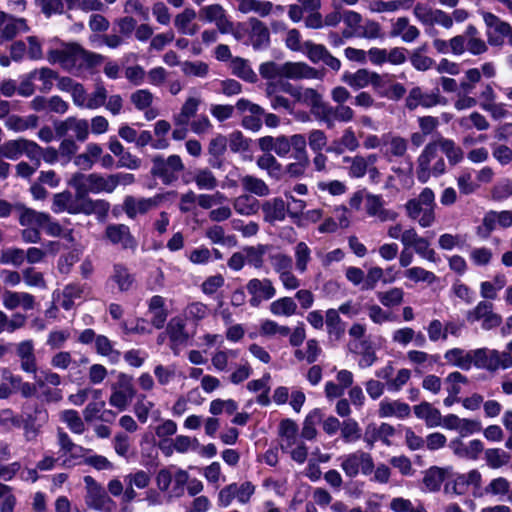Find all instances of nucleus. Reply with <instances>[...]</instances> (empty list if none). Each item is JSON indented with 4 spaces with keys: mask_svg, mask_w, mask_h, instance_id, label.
Instances as JSON below:
<instances>
[{
    "mask_svg": "<svg viewBox=\"0 0 512 512\" xmlns=\"http://www.w3.org/2000/svg\"><path fill=\"white\" fill-rule=\"evenodd\" d=\"M78 56H80L83 59V61L85 62V67L88 70H92L95 67L101 65L105 60V57L103 55L86 50L79 43L77 50V57Z\"/></svg>",
    "mask_w": 512,
    "mask_h": 512,
    "instance_id": "obj_41",
    "label": "nucleus"
},
{
    "mask_svg": "<svg viewBox=\"0 0 512 512\" xmlns=\"http://www.w3.org/2000/svg\"><path fill=\"white\" fill-rule=\"evenodd\" d=\"M79 207L80 201L76 200L75 197L73 199V195L69 190L56 193L53 196L51 210L56 214L66 211L71 215H77L80 214V212H76L75 209Z\"/></svg>",
    "mask_w": 512,
    "mask_h": 512,
    "instance_id": "obj_13",
    "label": "nucleus"
},
{
    "mask_svg": "<svg viewBox=\"0 0 512 512\" xmlns=\"http://www.w3.org/2000/svg\"><path fill=\"white\" fill-rule=\"evenodd\" d=\"M84 192L79 190L78 193H75L76 200L80 201V207L75 211L87 216L95 214L98 220L106 219L110 210V203L105 199L93 200L89 196L86 197Z\"/></svg>",
    "mask_w": 512,
    "mask_h": 512,
    "instance_id": "obj_8",
    "label": "nucleus"
},
{
    "mask_svg": "<svg viewBox=\"0 0 512 512\" xmlns=\"http://www.w3.org/2000/svg\"><path fill=\"white\" fill-rule=\"evenodd\" d=\"M245 191L257 196H266L269 194V188L266 183L257 177L246 175L241 179Z\"/></svg>",
    "mask_w": 512,
    "mask_h": 512,
    "instance_id": "obj_30",
    "label": "nucleus"
},
{
    "mask_svg": "<svg viewBox=\"0 0 512 512\" xmlns=\"http://www.w3.org/2000/svg\"><path fill=\"white\" fill-rule=\"evenodd\" d=\"M304 47L306 49V55L308 59L314 64L319 63L320 61L323 62L328 52V49L325 47V45L316 44L312 41H306L304 43Z\"/></svg>",
    "mask_w": 512,
    "mask_h": 512,
    "instance_id": "obj_43",
    "label": "nucleus"
},
{
    "mask_svg": "<svg viewBox=\"0 0 512 512\" xmlns=\"http://www.w3.org/2000/svg\"><path fill=\"white\" fill-rule=\"evenodd\" d=\"M24 282L28 286L45 288L46 282L41 272H37L32 267H28L23 271Z\"/></svg>",
    "mask_w": 512,
    "mask_h": 512,
    "instance_id": "obj_57",
    "label": "nucleus"
},
{
    "mask_svg": "<svg viewBox=\"0 0 512 512\" xmlns=\"http://www.w3.org/2000/svg\"><path fill=\"white\" fill-rule=\"evenodd\" d=\"M104 236L111 244L120 245L124 250L130 249L135 251L138 247L137 239L126 224H108L105 228Z\"/></svg>",
    "mask_w": 512,
    "mask_h": 512,
    "instance_id": "obj_6",
    "label": "nucleus"
},
{
    "mask_svg": "<svg viewBox=\"0 0 512 512\" xmlns=\"http://www.w3.org/2000/svg\"><path fill=\"white\" fill-rule=\"evenodd\" d=\"M326 328L330 336H334L335 340H339L345 334V323L342 321L338 311L330 308L326 311Z\"/></svg>",
    "mask_w": 512,
    "mask_h": 512,
    "instance_id": "obj_17",
    "label": "nucleus"
},
{
    "mask_svg": "<svg viewBox=\"0 0 512 512\" xmlns=\"http://www.w3.org/2000/svg\"><path fill=\"white\" fill-rule=\"evenodd\" d=\"M305 62H285L281 65L282 77L286 79H303Z\"/></svg>",
    "mask_w": 512,
    "mask_h": 512,
    "instance_id": "obj_45",
    "label": "nucleus"
},
{
    "mask_svg": "<svg viewBox=\"0 0 512 512\" xmlns=\"http://www.w3.org/2000/svg\"><path fill=\"white\" fill-rule=\"evenodd\" d=\"M487 465L492 469H498L505 465L510 455L499 448H490L485 451Z\"/></svg>",
    "mask_w": 512,
    "mask_h": 512,
    "instance_id": "obj_33",
    "label": "nucleus"
},
{
    "mask_svg": "<svg viewBox=\"0 0 512 512\" xmlns=\"http://www.w3.org/2000/svg\"><path fill=\"white\" fill-rule=\"evenodd\" d=\"M22 141L23 138L17 140H8L1 145L3 150V157L16 160L22 155Z\"/></svg>",
    "mask_w": 512,
    "mask_h": 512,
    "instance_id": "obj_51",
    "label": "nucleus"
},
{
    "mask_svg": "<svg viewBox=\"0 0 512 512\" xmlns=\"http://www.w3.org/2000/svg\"><path fill=\"white\" fill-rule=\"evenodd\" d=\"M132 399L133 396L128 395L126 392L113 389L109 398V404L119 409V411H124Z\"/></svg>",
    "mask_w": 512,
    "mask_h": 512,
    "instance_id": "obj_60",
    "label": "nucleus"
},
{
    "mask_svg": "<svg viewBox=\"0 0 512 512\" xmlns=\"http://www.w3.org/2000/svg\"><path fill=\"white\" fill-rule=\"evenodd\" d=\"M106 99H107V90L102 84H99L96 86V90L91 95V97L88 99L85 106L88 109H96V108L103 106Z\"/></svg>",
    "mask_w": 512,
    "mask_h": 512,
    "instance_id": "obj_58",
    "label": "nucleus"
},
{
    "mask_svg": "<svg viewBox=\"0 0 512 512\" xmlns=\"http://www.w3.org/2000/svg\"><path fill=\"white\" fill-rule=\"evenodd\" d=\"M497 216L494 210H490L485 213L482 224L476 229L477 235L482 239H488L491 233L495 230L497 224Z\"/></svg>",
    "mask_w": 512,
    "mask_h": 512,
    "instance_id": "obj_34",
    "label": "nucleus"
},
{
    "mask_svg": "<svg viewBox=\"0 0 512 512\" xmlns=\"http://www.w3.org/2000/svg\"><path fill=\"white\" fill-rule=\"evenodd\" d=\"M271 261L276 272L283 274L292 269V258L287 254L278 253L271 256Z\"/></svg>",
    "mask_w": 512,
    "mask_h": 512,
    "instance_id": "obj_55",
    "label": "nucleus"
},
{
    "mask_svg": "<svg viewBox=\"0 0 512 512\" xmlns=\"http://www.w3.org/2000/svg\"><path fill=\"white\" fill-rule=\"evenodd\" d=\"M24 261V251L19 248H12L2 252L0 262L2 264L12 263L19 266Z\"/></svg>",
    "mask_w": 512,
    "mask_h": 512,
    "instance_id": "obj_62",
    "label": "nucleus"
},
{
    "mask_svg": "<svg viewBox=\"0 0 512 512\" xmlns=\"http://www.w3.org/2000/svg\"><path fill=\"white\" fill-rule=\"evenodd\" d=\"M471 366L494 372L499 368L508 369L512 366V356L509 352L500 353L498 350L477 348L470 350Z\"/></svg>",
    "mask_w": 512,
    "mask_h": 512,
    "instance_id": "obj_2",
    "label": "nucleus"
},
{
    "mask_svg": "<svg viewBox=\"0 0 512 512\" xmlns=\"http://www.w3.org/2000/svg\"><path fill=\"white\" fill-rule=\"evenodd\" d=\"M62 420L67 424L69 429L75 434H82L85 431V425L78 411L69 409L62 414Z\"/></svg>",
    "mask_w": 512,
    "mask_h": 512,
    "instance_id": "obj_36",
    "label": "nucleus"
},
{
    "mask_svg": "<svg viewBox=\"0 0 512 512\" xmlns=\"http://www.w3.org/2000/svg\"><path fill=\"white\" fill-rule=\"evenodd\" d=\"M228 139L222 134H217L212 138L208 145V164L215 169H223L225 158L224 155L227 151Z\"/></svg>",
    "mask_w": 512,
    "mask_h": 512,
    "instance_id": "obj_9",
    "label": "nucleus"
},
{
    "mask_svg": "<svg viewBox=\"0 0 512 512\" xmlns=\"http://www.w3.org/2000/svg\"><path fill=\"white\" fill-rule=\"evenodd\" d=\"M81 255L82 250L79 248H73L68 253L61 255L57 262L59 273L63 275L69 274L73 265L80 260Z\"/></svg>",
    "mask_w": 512,
    "mask_h": 512,
    "instance_id": "obj_29",
    "label": "nucleus"
},
{
    "mask_svg": "<svg viewBox=\"0 0 512 512\" xmlns=\"http://www.w3.org/2000/svg\"><path fill=\"white\" fill-rule=\"evenodd\" d=\"M58 444L65 453H69L72 458H77L78 455L74 453V449H78L80 452L84 451V448L80 445L75 444L69 435L61 428L58 429Z\"/></svg>",
    "mask_w": 512,
    "mask_h": 512,
    "instance_id": "obj_48",
    "label": "nucleus"
},
{
    "mask_svg": "<svg viewBox=\"0 0 512 512\" xmlns=\"http://www.w3.org/2000/svg\"><path fill=\"white\" fill-rule=\"evenodd\" d=\"M196 17V12L193 8H185L183 12L175 17V26L181 33H186V28L192 20Z\"/></svg>",
    "mask_w": 512,
    "mask_h": 512,
    "instance_id": "obj_61",
    "label": "nucleus"
},
{
    "mask_svg": "<svg viewBox=\"0 0 512 512\" xmlns=\"http://www.w3.org/2000/svg\"><path fill=\"white\" fill-rule=\"evenodd\" d=\"M261 209L264 214V220L271 224L276 221H283L287 213V207L281 197L264 201L261 204Z\"/></svg>",
    "mask_w": 512,
    "mask_h": 512,
    "instance_id": "obj_11",
    "label": "nucleus"
},
{
    "mask_svg": "<svg viewBox=\"0 0 512 512\" xmlns=\"http://www.w3.org/2000/svg\"><path fill=\"white\" fill-rule=\"evenodd\" d=\"M482 16L486 26L489 28L493 27L495 32L499 34L498 36H493L488 32V43L491 46L503 45V36L508 37L509 44L512 45V26L508 22L502 21L498 16L491 12H483Z\"/></svg>",
    "mask_w": 512,
    "mask_h": 512,
    "instance_id": "obj_7",
    "label": "nucleus"
},
{
    "mask_svg": "<svg viewBox=\"0 0 512 512\" xmlns=\"http://www.w3.org/2000/svg\"><path fill=\"white\" fill-rule=\"evenodd\" d=\"M309 146L314 152H320L327 144V137L322 130L314 129L309 133Z\"/></svg>",
    "mask_w": 512,
    "mask_h": 512,
    "instance_id": "obj_64",
    "label": "nucleus"
},
{
    "mask_svg": "<svg viewBox=\"0 0 512 512\" xmlns=\"http://www.w3.org/2000/svg\"><path fill=\"white\" fill-rule=\"evenodd\" d=\"M112 279L122 292L128 291L135 281L134 276L129 273L128 268L121 263L114 264Z\"/></svg>",
    "mask_w": 512,
    "mask_h": 512,
    "instance_id": "obj_19",
    "label": "nucleus"
},
{
    "mask_svg": "<svg viewBox=\"0 0 512 512\" xmlns=\"http://www.w3.org/2000/svg\"><path fill=\"white\" fill-rule=\"evenodd\" d=\"M297 434L298 425L294 420L286 418L280 421L279 435L286 438L288 446H291L295 443Z\"/></svg>",
    "mask_w": 512,
    "mask_h": 512,
    "instance_id": "obj_38",
    "label": "nucleus"
},
{
    "mask_svg": "<svg viewBox=\"0 0 512 512\" xmlns=\"http://www.w3.org/2000/svg\"><path fill=\"white\" fill-rule=\"evenodd\" d=\"M404 292L401 288H392L386 292H379L378 299L386 307L396 306L402 303Z\"/></svg>",
    "mask_w": 512,
    "mask_h": 512,
    "instance_id": "obj_42",
    "label": "nucleus"
},
{
    "mask_svg": "<svg viewBox=\"0 0 512 512\" xmlns=\"http://www.w3.org/2000/svg\"><path fill=\"white\" fill-rule=\"evenodd\" d=\"M291 148L295 150L294 158L295 159H306L308 158L307 152H306V138L302 134H294L289 138Z\"/></svg>",
    "mask_w": 512,
    "mask_h": 512,
    "instance_id": "obj_54",
    "label": "nucleus"
},
{
    "mask_svg": "<svg viewBox=\"0 0 512 512\" xmlns=\"http://www.w3.org/2000/svg\"><path fill=\"white\" fill-rule=\"evenodd\" d=\"M151 175L161 179L165 185H170L178 179L177 173L184 170V164L179 155L173 154L164 159L162 155H155L152 158Z\"/></svg>",
    "mask_w": 512,
    "mask_h": 512,
    "instance_id": "obj_3",
    "label": "nucleus"
},
{
    "mask_svg": "<svg viewBox=\"0 0 512 512\" xmlns=\"http://www.w3.org/2000/svg\"><path fill=\"white\" fill-rule=\"evenodd\" d=\"M414 414L419 419H424L428 427L441 425L442 416L437 408H434L429 402L423 401L413 407Z\"/></svg>",
    "mask_w": 512,
    "mask_h": 512,
    "instance_id": "obj_16",
    "label": "nucleus"
},
{
    "mask_svg": "<svg viewBox=\"0 0 512 512\" xmlns=\"http://www.w3.org/2000/svg\"><path fill=\"white\" fill-rule=\"evenodd\" d=\"M251 32L250 38L254 50H260L262 48H268L270 46V32L264 22L258 18L251 17L248 20Z\"/></svg>",
    "mask_w": 512,
    "mask_h": 512,
    "instance_id": "obj_10",
    "label": "nucleus"
},
{
    "mask_svg": "<svg viewBox=\"0 0 512 512\" xmlns=\"http://www.w3.org/2000/svg\"><path fill=\"white\" fill-rule=\"evenodd\" d=\"M227 139L229 148L233 153L246 152L250 149L251 139L246 138L239 130L233 131Z\"/></svg>",
    "mask_w": 512,
    "mask_h": 512,
    "instance_id": "obj_37",
    "label": "nucleus"
},
{
    "mask_svg": "<svg viewBox=\"0 0 512 512\" xmlns=\"http://www.w3.org/2000/svg\"><path fill=\"white\" fill-rule=\"evenodd\" d=\"M492 198L496 201H503L512 196V181L505 179L494 185L492 191Z\"/></svg>",
    "mask_w": 512,
    "mask_h": 512,
    "instance_id": "obj_53",
    "label": "nucleus"
},
{
    "mask_svg": "<svg viewBox=\"0 0 512 512\" xmlns=\"http://www.w3.org/2000/svg\"><path fill=\"white\" fill-rule=\"evenodd\" d=\"M155 207V203L149 200V198L136 199L132 195H127L123 200V209L125 214L130 219H135L137 214H146L152 208Z\"/></svg>",
    "mask_w": 512,
    "mask_h": 512,
    "instance_id": "obj_14",
    "label": "nucleus"
},
{
    "mask_svg": "<svg viewBox=\"0 0 512 512\" xmlns=\"http://www.w3.org/2000/svg\"><path fill=\"white\" fill-rule=\"evenodd\" d=\"M361 346V360L359 361V366L361 368H367L374 364L377 360L376 352L373 347V344L370 340L364 339L360 341Z\"/></svg>",
    "mask_w": 512,
    "mask_h": 512,
    "instance_id": "obj_39",
    "label": "nucleus"
},
{
    "mask_svg": "<svg viewBox=\"0 0 512 512\" xmlns=\"http://www.w3.org/2000/svg\"><path fill=\"white\" fill-rule=\"evenodd\" d=\"M322 419L321 410L318 408L310 411L303 422V427L301 431V437L305 440H314L317 436L316 424L320 422Z\"/></svg>",
    "mask_w": 512,
    "mask_h": 512,
    "instance_id": "obj_20",
    "label": "nucleus"
},
{
    "mask_svg": "<svg viewBox=\"0 0 512 512\" xmlns=\"http://www.w3.org/2000/svg\"><path fill=\"white\" fill-rule=\"evenodd\" d=\"M182 70H183L184 74H186V75L205 77L208 74L209 67L204 62L186 61L183 64Z\"/></svg>",
    "mask_w": 512,
    "mask_h": 512,
    "instance_id": "obj_59",
    "label": "nucleus"
},
{
    "mask_svg": "<svg viewBox=\"0 0 512 512\" xmlns=\"http://www.w3.org/2000/svg\"><path fill=\"white\" fill-rule=\"evenodd\" d=\"M368 163L363 156H355L349 168V176L352 178H362L367 172Z\"/></svg>",
    "mask_w": 512,
    "mask_h": 512,
    "instance_id": "obj_63",
    "label": "nucleus"
},
{
    "mask_svg": "<svg viewBox=\"0 0 512 512\" xmlns=\"http://www.w3.org/2000/svg\"><path fill=\"white\" fill-rule=\"evenodd\" d=\"M233 207L241 215L256 214L261 208L260 202L251 195H241L234 200Z\"/></svg>",
    "mask_w": 512,
    "mask_h": 512,
    "instance_id": "obj_18",
    "label": "nucleus"
},
{
    "mask_svg": "<svg viewBox=\"0 0 512 512\" xmlns=\"http://www.w3.org/2000/svg\"><path fill=\"white\" fill-rule=\"evenodd\" d=\"M341 436L346 443L355 442L361 438V428L353 418L344 420L341 427Z\"/></svg>",
    "mask_w": 512,
    "mask_h": 512,
    "instance_id": "obj_32",
    "label": "nucleus"
},
{
    "mask_svg": "<svg viewBox=\"0 0 512 512\" xmlns=\"http://www.w3.org/2000/svg\"><path fill=\"white\" fill-rule=\"evenodd\" d=\"M342 80L353 89H361L369 85L371 72L364 68L358 69L355 73L345 71Z\"/></svg>",
    "mask_w": 512,
    "mask_h": 512,
    "instance_id": "obj_25",
    "label": "nucleus"
},
{
    "mask_svg": "<svg viewBox=\"0 0 512 512\" xmlns=\"http://www.w3.org/2000/svg\"><path fill=\"white\" fill-rule=\"evenodd\" d=\"M297 304L291 297H282L270 304V311L275 316H292L296 314Z\"/></svg>",
    "mask_w": 512,
    "mask_h": 512,
    "instance_id": "obj_26",
    "label": "nucleus"
},
{
    "mask_svg": "<svg viewBox=\"0 0 512 512\" xmlns=\"http://www.w3.org/2000/svg\"><path fill=\"white\" fill-rule=\"evenodd\" d=\"M259 73L263 79L272 80L277 77H282L281 65L274 61H267L260 65Z\"/></svg>",
    "mask_w": 512,
    "mask_h": 512,
    "instance_id": "obj_56",
    "label": "nucleus"
},
{
    "mask_svg": "<svg viewBox=\"0 0 512 512\" xmlns=\"http://www.w3.org/2000/svg\"><path fill=\"white\" fill-rule=\"evenodd\" d=\"M193 181L199 189L207 190L214 189L218 184L216 177L208 168L199 169L193 177Z\"/></svg>",
    "mask_w": 512,
    "mask_h": 512,
    "instance_id": "obj_35",
    "label": "nucleus"
},
{
    "mask_svg": "<svg viewBox=\"0 0 512 512\" xmlns=\"http://www.w3.org/2000/svg\"><path fill=\"white\" fill-rule=\"evenodd\" d=\"M232 73L248 83H256L258 80L248 61L240 57H235L232 60Z\"/></svg>",
    "mask_w": 512,
    "mask_h": 512,
    "instance_id": "obj_21",
    "label": "nucleus"
},
{
    "mask_svg": "<svg viewBox=\"0 0 512 512\" xmlns=\"http://www.w3.org/2000/svg\"><path fill=\"white\" fill-rule=\"evenodd\" d=\"M133 377L123 372H119L117 375V383L112 385V389H117L122 392H126L130 396L136 395V390L133 386Z\"/></svg>",
    "mask_w": 512,
    "mask_h": 512,
    "instance_id": "obj_52",
    "label": "nucleus"
},
{
    "mask_svg": "<svg viewBox=\"0 0 512 512\" xmlns=\"http://www.w3.org/2000/svg\"><path fill=\"white\" fill-rule=\"evenodd\" d=\"M311 250L305 242H299L295 247L296 269L303 273L310 261Z\"/></svg>",
    "mask_w": 512,
    "mask_h": 512,
    "instance_id": "obj_44",
    "label": "nucleus"
},
{
    "mask_svg": "<svg viewBox=\"0 0 512 512\" xmlns=\"http://www.w3.org/2000/svg\"><path fill=\"white\" fill-rule=\"evenodd\" d=\"M268 249V245L258 244L256 247L254 246H245L243 251L246 253V260L249 265L255 267L256 269H260L263 267L264 263V255Z\"/></svg>",
    "mask_w": 512,
    "mask_h": 512,
    "instance_id": "obj_28",
    "label": "nucleus"
},
{
    "mask_svg": "<svg viewBox=\"0 0 512 512\" xmlns=\"http://www.w3.org/2000/svg\"><path fill=\"white\" fill-rule=\"evenodd\" d=\"M304 101L311 106V113L314 116H319V111L327 105L322 102V96L317 90L307 88L304 91Z\"/></svg>",
    "mask_w": 512,
    "mask_h": 512,
    "instance_id": "obj_46",
    "label": "nucleus"
},
{
    "mask_svg": "<svg viewBox=\"0 0 512 512\" xmlns=\"http://www.w3.org/2000/svg\"><path fill=\"white\" fill-rule=\"evenodd\" d=\"M444 357L449 363L464 371L471 369L470 351L465 353L461 348H452L445 352Z\"/></svg>",
    "mask_w": 512,
    "mask_h": 512,
    "instance_id": "obj_22",
    "label": "nucleus"
},
{
    "mask_svg": "<svg viewBox=\"0 0 512 512\" xmlns=\"http://www.w3.org/2000/svg\"><path fill=\"white\" fill-rule=\"evenodd\" d=\"M84 482L87 486L86 504L102 512H113L116 503L107 495L101 485L92 477L85 476Z\"/></svg>",
    "mask_w": 512,
    "mask_h": 512,
    "instance_id": "obj_4",
    "label": "nucleus"
},
{
    "mask_svg": "<svg viewBox=\"0 0 512 512\" xmlns=\"http://www.w3.org/2000/svg\"><path fill=\"white\" fill-rule=\"evenodd\" d=\"M57 41L64 46V49H50L47 53V59L50 63H75L77 59L78 43L70 42L65 43L61 40Z\"/></svg>",
    "mask_w": 512,
    "mask_h": 512,
    "instance_id": "obj_12",
    "label": "nucleus"
},
{
    "mask_svg": "<svg viewBox=\"0 0 512 512\" xmlns=\"http://www.w3.org/2000/svg\"><path fill=\"white\" fill-rule=\"evenodd\" d=\"M114 177L109 175L107 178H104L98 173L85 175L82 172H75L67 181V185L72 187L75 193H78L79 190L85 191L86 197L89 196V193H112L117 187V182L112 181Z\"/></svg>",
    "mask_w": 512,
    "mask_h": 512,
    "instance_id": "obj_1",
    "label": "nucleus"
},
{
    "mask_svg": "<svg viewBox=\"0 0 512 512\" xmlns=\"http://www.w3.org/2000/svg\"><path fill=\"white\" fill-rule=\"evenodd\" d=\"M405 275L414 282H427L429 284L436 280V275L422 267H412L406 270Z\"/></svg>",
    "mask_w": 512,
    "mask_h": 512,
    "instance_id": "obj_47",
    "label": "nucleus"
},
{
    "mask_svg": "<svg viewBox=\"0 0 512 512\" xmlns=\"http://www.w3.org/2000/svg\"><path fill=\"white\" fill-rule=\"evenodd\" d=\"M17 355L21 358V368L27 373H35L36 357L32 340H24L17 346Z\"/></svg>",
    "mask_w": 512,
    "mask_h": 512,
    "instance_id": "obj_15",
    "label": "nucleus"
},
{
    "mask_svg": "<svg viewBox=\"0 0 512 512\" xmlns=\"http://www.w3.org/2000/svg\"><path fill=\"white\" fill-rule=\"evenodd\" d=\"M444 480L445 470L437 466H432L425 472L422 481L429 491L437 492L440 490Z\"/></svg>",
    "mask_w": 512,
    "mask_h": 512,
    "instance_id": "obj_23",
    "label": "nucleus"
},
{
    "mask_svg": "<svg viewBox=\"0 0 512 512\" xmlns=\"http://www.w3.org/2000/svg\"><path fill=\"white\" fill-rule=\"evenodd\" d=\"M224 13L225 10L220 4H211L199 10V19L204 22L215 23L217 20H221Z\"/></svg>",
    "mask_w": 512,
    "mask_h": 512,
    "instance_id": "obj_40",
    "label": "nucleus"
},
{
    "mask_svg": "<svg viewBox=\"0 0 512 512\" xmlns=\"http://www.w3.org/2000/svg\"><path fill=\"white\" fill-rule=\"evenodd\" d=\"M284 195L288 200L287 214L289 217L294 219V223L298 227L303 226L301 222V216L303 215V210L306 207V202L304 200L295 198L290 192H285Z\"/></svg>",
    "mask_w": 512,
    "mask_h": 512,
    "instance_id": "obj_27",
    "label": "nucleus"
},
{
    "mask_svg": "<svg viewBox=\"0 0 512 512\" xmlns=\"http://www.w3.org/2000/svg\"><path fill=\"white\" fill-rule=\"evenodd\" d=\"M23 412V429L28 440L35 438L48 421V411L42 404L26 405Z\"/></svg>",
    "mask_w": 512,
    "mask_h": 512,
    "instance_id": "obj_5",
    "label": "nucleus"
},
{
    "mask_svg": "<svg viewBox=\"0 0 512 512\" xmlns=\"http://www.w3.org/2000/svg\"><path fill=\"white\" fill-rule=\"evenodd\" d=\"M361 450L350 453L346 455L342 462L341 468L344 471L345 475L349 478L356 477L360 472V463H361Z\"/></svg>",
    "mask_w": 512,
    "mask_h": 512,
    "instance_id": "obj_31",
    "label": "nucleus"
},
{
    "mask_svg": "<svg viewBox=\"0 0 512 512\" xmlns=\"http://www.w3.org/2000/svg\"><path fill=\"white\" fill-rule=\"evenodd\" d=\"M439 146L441 151L446 155L451 166L460 163L464 158L463 150L456 146L452 139L440 138Z\"/></svg>",
    "mask_w": 512,
    "mask_h": 512,
    "instance_id": "obj_24",
    "label": "nucleus"
},
{
    "mask_svg": "<svg viewBox=\"0 0 512 512\" xmlns=\"http://www.w3.org/2000/svg\"><path fill=\"white\" fill-rule=\"evenodd\" d=\"M131 101L136 109L143 111L149 108L153 101V95L149 90H137L131 95Z\"/></svg>",
    "mask_w": 512,
    "mask_h": 512,
    "instance_id": "obj_50",
    "label": "nucleus"
},
{
    "mask_svg": "<svg viewBox=\"0 0 512 512\" xmlns=\"http://www.w3.org/2000/svg\"><path fill=\"white\" fill-rule=\"evenodd\" d=\"M490 309H493V304L491 302L480 301L474 309L467 312L466 319L470 323L483 320L488 315Z\"/></svg>",
    "mask_w": 512,
    "mask_h": 512,
    "instance_id": "obj_49",
    "label": "nucleus"
}]
</instances>
